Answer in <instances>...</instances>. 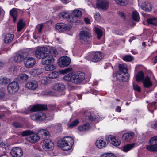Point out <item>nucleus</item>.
Here are the masks:
<instances>
[{
  "mask_svg": "<svg viewBox=\"0 0 157 157\" xmlns=\"http://www.w3.org/2000/svg\"><path fill=\"white\" fill-rule=\"evenodd\" d=\"M85 75L84 73L80 72L73 74L72 82L75 84L81 83L85 79Z\"/></svg>",
  "mask_w": 157,
  "mask_h": 157,
  "instance_id": "nucleus-5",
  "label": "nucleus"
},
{
  "mask_svg": "<svg viewBox=\"0 0 157 157\" xmlns=\"http://www.w3.org/2000/svg\"><path fill=\"white\" fill-rule=\"evenodd\" d=\"M47 109V106L45 105L37 104L33 106L30 109L31 111L35 112L40 110H45Z\"/></svg>",
  "mask_w": 157,
  "mask_h": 157,
  "instance_id": "nucleus-19",
  "label": "nucleus"
},
{
  "mask_svg": "<svg viewBox=\"0 0 157 157\" xmlns=\"http://www.w3.org/2000/svg\"><path fill=\"white\" fill-rule=\"evenodd\" d=\"M55 128L58 132H60L62 131V126L61 124H57L55 126Z\"/></svg>",
  "mask_w": 157,
  "mask_h": 157,
  "instance_id": "nucleus-51",
  "label": "nucleus"
},
{
  "mask_svg": "<svg viewBox=\"0 0 157 157\" xmlns=\"http://www.w3.org/2000/svg\"><path fill=\"white\" fill-rule=\"evenodd\" d=\"M59 59H70V58L66 56H63L59 58Z\"/></svg>",
  "mask_w": 157,
  "mask_h": 157,
  "instance_id": "nucleus-63",
  "label": "nucleus"
},
{
  "mask_svg": "<svg viewBox=\"0 0 157 157\" xmlns=\"http://www.w3.org/2000/svg\"><path fill=\"white\" fill-rule=\"evenodd\" d=\"M121 107L119 106H118L117 107L116 109V111L117 112H120L121 111Z\"/></svg>",
  "mask_w": 157,
  "mask_h": 157,
  "instance_id": "nucleus-61",
  "label": "nucleus"
},
{
  "mask_svg": "<svg viewBox=\"0 0 157 157\" xmlns=\"http://www.w3.org/2000/svg\"><path fill=\"white\" fill-rule=\"evenodd\" d=\"M48 51L47 47L39 48L36 51V56L39 59H54L53 57H56L58 54L57 50L54 47H51L48 52L49 54L47 53Z\"/></svg>",
  "mask_w": 157,
  "mask_h": 157,
  "instance_id": "nucleus-1",
  "label": "nucleus"
},
{
  "mask_svg": "<svg viewBox=\"0 0 157 157\" xmlns=\"http://www.w3.org/2000/svg\"><path fill=\"white\" fill-rule=\"evenodd\" d=\"M10 16L13 18V22L15 23L16 21L18 13L16 9L13 8L10 10Z\"/></svg>",
  "mask_w": 157,
  "mask_h": 157,
  "instance_id": "nucleus-30",
  "label": "nucleus"
},
{
  "mask_svg": "<svg viewBox=\"0 0 157 157\" xmlns=\"http://www.w3.org/2000/svg\"><path fill=\"white\" fill-rule=\"evenodd\" d=\"M128 69L123 65L119 64V71L116 73L117 78L123 82L127 81L129 77V75L127 73Z\"/></svg>",
  "mask_w": 157,
  "mask_h": 157,
  "instance_id": "nucleus-2",
  "label": "nucleus"
},
{
  "mask_svg": "<svg viewBox=\"0 0 157 157\" xmlns=\"http://www.w3.org/2000/svg\"><path fill=\"white\" fill-rule=\"evenodd\" d=\"M100 157H116V156L112 154L104 153L101 155Z\"/></svg>",
  "mask_w": 157,
  "mask_h": 157,
  "instance_id": "nucleus-50",
  "label": "nucleus"
},
{
  "mask_svg": "<svg viewBox=\"0 0 157 157\" xmlns=\"http://www.w3.org/2000/svg\"><path fill=\"white\" fill-rule=\"evenodd\" d=\"M28 53L27 52L19 51L14 54V59H34L32 57H27Z\"/></svg>",
  "mask_w": 157,
  "mask_h": 157,
  "instance_id": "nucleus-9",
  "label": "nucleus"
},
{
  "mask_svg": "<svg viewBox=\"0 0 157 157\" xmlns=\"http://www.w3.org/2000/svg\"><path fill=\"white\" fill-rule=\"evenodd\" d=\"M10 81V79L7 78H0V86L6 85L9 83Z\"/></svg>",
  "mask_w": 157,
  "mask_h": 157,
  "instance_id": "nucleus-35",
  "label": "nucleus"
},
{
  "mask_svg": "<svg viewBox=\"0 0 157 157\" xmlns=\"http://www.w3.org/2000/svg\"><path fill=\"white\" fill-rule=\"evenodd\" d=\"M79 121L78 119H76L73 121L71 123L67 124L68 127L71 128H72L77 126L79 123Z\"/></svg>",
  "mask_w": 157,
  "mask_h": 157,
  "instance_id": "nucleus-39",
  "label": "nucleus"
},
{
  "mask_svg": "<svg viewBox=\"0 0 157 157\" xmlns=\"http://www.w3.org/2000/svg\"><path fill=\"white\" fill-rule=\"evenodd\" d=\"M54 61V59H42L41 63L43 65L47 66L52 64Z\"/></svg>",
  "mask_w": 157,
  "mask_h": 157,
  "instance_id": "nucleus-42",
  "label": "nucleus"
},
{
  "mask_svg": "<svg viewBox=\"0 0 157 157\" xmlns=\"http://www.w3.org/2000/svg\"><path fill=\"white\" fill-rule=\"evenodd\" d=\"M43 70L41 68L33 69L30 71V73L32 75H38L42 73Z\"/></svg>",
  "mask_w": 157,
  "mask_h": 157,
  "instance_id": "nucleus-31",
  "label": "nucleus"
},
{
  "mask_svg": "<svg viewBox=\"0 0 157 157\" xmlns=\"http://www.w3.org/2000/svg\"><path fill=\"white\" fill-rule=\"evenodd\" d=\"M10 153L13 157H21L23 155L21 149L18 147L13 148Z\"/></svg>",
  "mask_w": 157,
  "mask_h": 157,
  "instance_id": "nucleus-13",
  "label": "nucleus"
},
{
  "mask_svg": "<svg viewBox=\"0 0 157 157\" xmlns=\"http://www.w3.org/2000/svg\"><path fill=\"white\" fill-rule=\"evenodd\" d=\"M24 63L27 68H31L35 64V59H24Z\"/></svg>",
  "mask_w": 157,
  "mask_h": 157,
  "instance_id": "nucleus-23",
  "label": "nucleus"
},
{
  "mask_svg": "<svg viewBox=\"0 0 157 157\" xmlns=\"http://www.w3.org/2000/svg\"><path fill=\"white\" fill-rule=\"evenodd\" d=\"M25 25L22 19L20 20L17 23V31L18 32L21 31Z\"/></svg>",
  "mask_w": 157,
  "mask_h": 157,
  "instance_id": "nucleus-36",
  "label": "nucleus"
},
{
  "mask_svg": "<svg viewBox=\"0 0 157 157\" xmlns=\"http://www.w3.org/2000/svg\"><path fill=\"white\" fill-rule=\"evenodd\" d=\"M147 21L149 24L154 26L157 25V19L155 17L148 18Z\"/></svg>",
  "mask_w": 157,
  "mask_h": 157,
  "instance_id": "nucleus-37",
  "label": "nucleus"
},
{
  "mask_svg": "<svg viewBox=\"0 0 157 157\" xmlns=\"http://www.w3.org/2000/svg\"><path fill=\"white\" fill-rule=\"evenodd\" d=\"M122 59H134V58L131 55H126L124 56Z\"/></svg>",
  "mask_w": 157,
  "mask_h": 157,
  "instance_id": "nucleus-58",
  "label": "nucleus"
},
{
  "mask_svg": "<svg viewBox=\"0 0 157 157\" xmlns=\"http://www.w3.org/2000/svg\"><path fill=\"white\" fill-rule=\"evenodd\" d=\"M144 77V75L142 71L138 72L136 77V79L137 82H140L143 81Z\"/></svg>",
  "mask_w": 157,
  "mask_h": 157,
  "instance_id": "nucleus-32",
  "label": "nucleus"
},
{
  "mask_svg": "<svg viewBox=\"0 0 157 157\" xmlns=\"http://www.w3.org/2000/svg\"><path fill=\"white\" fill-rule=\"evenodd\" d=\"M3 40L6 43H9L12 42L14 38V35L13 34L7 33L3 34Z\"/></svg>",
  "mask_w": 157,
  "mask_h": 157,
  "instance_id": "nucleus-17",
  "label": "nucleus"
},
{
  "mask_svg": "<svg viewBox=\"0 0 157 157\" xmlns=\"http://www.w3.org/2000/svg\"><path fill=\"white\" fill-rule=\"evenodd\" d=\"M109 141L113 145L116 146H118L120 144V142L117 139L112 136H109L108 137Z\"/></svg>",
  "mask_w": 157,
  "mask_h": 157,
  "instance_id": "nucleus-24",
  "label": "nucleus"
},
{
  "mask_svg": "<svg viewBox=\"0 0 157 157\" xmlns=\"http://www.w3.org/2000/svg\"><path fill=\"white\" fill-rule=\"evenodd\" d=\"M95 32L97 35L98 39H100L102 35V32L101 29L97 28H95Z\"/></svg>",
  "mask_w": 157,
  "mask_h": 157,
  "instance_id": "nucleus-45",
  "label": "nucleus"
},
{
  "mask_svg": "<svg viewBox=\"0 0 157 157\" xmlns=\"http://www.w3.org/2000/svg\"><path fill=\"white\" fill-rule=\"evenodd\" d=\"M59 17L60 18L66 19L69 22L72 23V21H70L72 20L71 15H70L68 13L65 12H61L59 13Z\"/></svg>",
  "mask_w": 157,
  "mask_h": 157,
  "instance_id": "nucleus-25",
  "label": "nucleus"
},
{
  "mask_svg": "<svg viewBox=\"0 0 157 157\" xmlns=\"http://www.w3.org/2000/svg\"><path fill=\"white\" fill-rule=\"evenodd\" d=\"M18 78L23 81H25L28 79V76L25 74L21 73L18 76Z\"/></svg>",
  "mask_w": 157,
  "mask_h": 157,
  "instance_id": "nucleus-44",
  "label": "nucleus"
},
{
  "mask_svg": "<svg viewBox=\"0 0 157 157\" xmlns=\"http://www.w3.org/2000/svg\"><path fill=\"white\" fill-rule=\"evenodd\" d=\"M43 27V25L42 24H39L36 27V29L38 30L40 33L42 31Z\"/></svg>",
  "mask_w": 157,
  "mask_h": 157,
  "instance_id": "nucleus-53",
  "label": "nucleus"
},
{
  "mask_svg": "<svg viewBox=\"0 0 157 157\" xmlns=\"http://www.w3.org/2000/svg\"><path fill=\"white\" fill-rule=\"evenodd\" d=\"M96 6L97 8L106 10L109 7V2L106 0H99L97 1Z\"/></svg>",
  "mask_w": 157,
  "mask_h": 157,
  "instance_id": "nucleus-7",
  "label": "nucleus"
},
{
  "mask_svg": "<svg viewBox=\"0 0 157 157\" xmlns=\"http://www.w3.org/2000/svg\"><path fill=\"white\" fill-rule=\"evenodd\" d=\"M117 14L118 15L120 16L123 19H125V16L124 14L123 13L119 11L117 12Z\"/></svg>",
  "mask_w": 157,
  "mask_h": 157,
  "instance_id": "nucleus-57",
  "label": "nucleus"
},
{
  "mask_svg": "<svg viewBox=\"0 0 157 157\" xmlns=\"http://www.w3.org/2000/svg\"><path fill=\"white\" fill-rule=\"evenodd\" d=\"M82 15V13L80 10H75L71 14L72 20H71L70 21H72V23L77 22Z\"/></svg>",
  "mask_w": 157,
  "mask_h": 157,
  "instance_id": "nucleus-10",
  "label": "nucleus"
},
{
  "mask_svg": "<svg viewBox=\"0 0 157 157\" xmlns=\"http://www.w3.org/2000/svg\"><path fill=\"white\" fill-rule=\"evenodd\" d=\"M132 16L133 20L136 21H139L140 17L139 14L137 11H135L132 12Z\"/></svg>",
  "mask_w": 157,
  "mask_h": 157,
  "instance_id": "nucleus-41",
  "label": "nucleus"
},
{
  "mask_svg": "<svg viewBox=\"0 0 157 157\" xmlns=\"http://www.w3.org/2000/svg\"><path fill=\"white\" fill-rule=\"evenodd\" d=\"M142 9L147 12L151 11L152 9V6L151 4L149 2H146L144 5H143L142 6Z\"/></svg>",
  "mask_w": 157,
  "mask_h": 157,
  "instance_id": "nucleus-33",
  "label": "nucleus"
},
{
  "mask_svg": "<svg viewBox=\"0 0 157 157\" xmlns=\"http://www.w3.org/2000/svg\"><path fill=\"white\" fill-rule=\"evenodd\" d=\"M61 2L63 3L66 4L68 3L69 1L68 0H60Z\"/></svg>",
  "mask_w": 157,
  "mask_h": 157,
  "instance_id": "nucleus-64",
  "label": "nucleus"
},
{
  "mask_svg": "<svg viewBox=\"0 0 157 157\" xmlns=\"http://www.w3.org/2000/svg\"><path fill=\"white\" fill-rule=\"evenodd\" d=\"M42 147L45 150L49 151L53 149L54 144L51 140L45 139L43 142Z\"/></svg>",
  "mask_w": 157,
  "mask_h": 157,
  "instance_id": "nucleus-8",
  "label": "nucleus"
},
{
  "mask_svg": "<svg viewBox=\"0 0 157 157\" xmlns=\"http://www.w3.org/2000/svg\"><path fill=\"white\" fill-rule=\"evenodd\" d=\"M146 149L149 151L154 152L157 151V146L152 145L150 143V145L147 146Z\"/></svg>",
  "mask_w": 157,
  "mask_h": 157,
  "instance_id": "nucleus-40",
  "label": "nucleus"
},
{
  "mask_svg": "<svg viewBox=\"0 0 157 157\" xmlns=\"http://www.w3.org/2000/svg\"><path fill=\"white\" fill-rule=\"evenodd\" d=\"M84 21L87 24H90V20L88 18H85L84 19Z\"/></svg>",
  "mask_w": 157,
  "mask_h": 157,
  "instance_id": "nucleus-62",
  "label": "nucleus"
},
{
  "mask_svg": "<svg viewBox=\"0 0 157 157\" xmlns=\"http://www.w3.org/2000/svg\"><path fill=\"white\" fill-rule=\"evenodd\" d=\"M40 138L39 136L37 134L33 133L29 138V140L30 142L35 143L39 140Z\"/></svg>",
  "mask_w": 157,
  "mask_h": 157,
  "instance_id": "nucleus-26",
  "label": "nucleus"
},
{
  "mask_svg": "<svg viewBox=\"0 0 157 157\" xmlns=\"http://www.w3.org/2000/svg\"><path fill=\"white\" fill-rule=\"evenodd\" d=\"M33 133V132L32 131L27 130L22 132L21 133V135L23 136H30Z\"/></svg>",
  "mask_w": 157,
  "mask_h": 157,
  "instance_id": "nucleus-48",
  "label": "nucleus"
},
{
  "mask_svg": "<svg viewBox=\"0 0 157 157\" xmlns=\"http://www.w3.org/2000/svg\"><path fill=\"white\" fill-rule=\"evenodd\" d=\"M45 70L48 71H52L56 68V67L53 64H51L47 65L45 67Z\"/></svg>",
  "mask_w": 157,
  "mask_h": 157,
  "instance_id": "nucleus-47",
  "label": "nucleus"
},
{
  "mask_svg": "<svg viewBox=\"0 0 157 157\" xmlns=\"http://www.w3.org/2000/svg\"><path fill=\"white\" fill-rule=\"evenodd\" d=\"M151 128L155 130H157V121L155 123L152 124L151 126Z\"/></svg>",
  "mask_w": 157,
  "mask_h": 157,
  "instance_id": "nucleus-59",
  "label": "nucleus"
},
{
  "mask_svg": "<svg viewBox=\"0 0 157 157\" xmlns=\"http://www.w3.org/2000/svg\"><path fill=\"white\" fill-rule=\"evenodd\" d=\"M134 89L140 92L141 91V88L140 86L137 85L133 84V85Z\"/></svg>",
  "mask_w": 157,
  "mask_h": 157,
  "instance_id": "nucleus-54",
  "label": "nucleus"
},
{
  "mask_svg": "<svg viewBox=\"0 0 157 157\" xmlns=\"http://www.w3.org/2000/svg\"><path fill=\"white\" fill-rule=\"evenodd\" d=\"M56 29L59 32H63L65 31H69L70 29L69 27L66 24L63 23H58L55 26Z\"/></svg>",
  "mask_w": 157,
  "mask_h": 157,
  "instance_id": "nucleus-15",
  "label": "nucleus"
},
{
  "mask_svg": "<svg viewBox=\"0 0 157 157\" xmlns=\"http://www.w3.org/2000/svg\"><path fill=\"white\" fill-rule=\"evenodd\" d=\"M134 133L132 132L124 134L122 136L123 139L126 142L130 141L134 137Z\"/></svg>",
  "mask_w": 157,
  "mask_h": 157,
  "instance_id": "nucleus-21",
  "label": "nucleus"
},
{
  "mask_svg": "<svg viewBox=\"0 0 157 157\" xmlns=\"http://www.w3.org/2000/svg\"><path fill=\"white\" fill-rule=\"evenodd\" d=\"M143 86L145 88H149L152 85V83L148 76H146L143 81Z\"/></svg>",
  "mask_w": 157,
  "mask_h": 157,
  "instance_id": "nucleus-22",
  "label": "nucleus"
},
{
  "mask_svg": "<svg viewBox=\"0 0 157 157\" xmlns=\"http://www.w3.org/2000/svg\"><path fill=\"white\" fill-rule=\"evenodd\" d=\"M116 2L118 4L122 6H124L128 3V0H115Z\"/></svg>",
  "mask_w": 157,
  "mask_h": 157,
  "instance_id": "nucleus-43",
  "label": "nucleus"
},
{
  "mask_svg": "<svg viewBox=\"0 0 157 157\" xmlns=\"http://www.w3.org/2000/svg\"><path fill=\"white\" fill-rule=\"evenodd\" d=\"M88 56L89 58L91 59H102L104 54L100 52H90Z\"/></svg>",
  "mask_w": 157,
  "mask_h": 157,
  "instance_id": "nucleus-18",
  "label": "nucleus"
},
{
  "mask_svg": "<svg viewBox=\"0 0 157 157\" xmlns=\"http://www.w3.org/2000/svg\"><path fill=\"white\" fill-rule=\"evenodd\" d=\"M100 17V14L98 13H96L94 15V17L96 19H98Z\"/></svg>",
  "mask_w": 157,
  "mask_h": 157,
  "instance_id": "nucleus-60",
  "label": "nucleus"
},
{
  "mask_svg": "<svg viewBox=\"0 0 157 157\" xmlns=\"http://www.w3.org/2000/svg\"><path fill=\"white\" fill-rule=\"evenodd\" d=\"M149 142L151 144L157 146V136L153 137L151 138Z\"/></svg>",
  "mask_w": 157,
  "mask_h": 157,
  "instance_id": "nucleus-46",
  "label": "nucleus"
},
{
  "mask_svg": "<svg viewBox=\"0 0 157 157\" xmlns=\"http://www.w3.org/2000/svg\"><path fill=\"white\" fill-rule=\"evenodd\" d=\"M13 125L16 128H20L23 127V125L21 123L15 122L13 124Z\"/></svg>",
  "mask_w": 157,
  "mask_h": 157,
  "instance_id": "nucleus-52",
  "label": "nucleus"
},
{
  "mask_svg": "<svg viewBox=\"0 0 157 157\" xmlns=\"http://www.w3.org/2000/svg\"><path fill=\"white\" fill-rule=\"evenodd\" d=\"M38 134L39 137H41L43 139H45V138L49 134V132L45 129L40 130L38 131Z\"/></svg>",
  "mask_w": 157,
  "mask_h": 157,
  "instance_id": "nucleus-29",
  "label": "nucleus"
},
{
  "mask_svg": "<svg viewBox=\"0 0 157 157\" xmlns=\"http://www.w3.org/2000/svg\"><path fill=\"white\" fill-rule=\"evenodd\" d=\"M91 37V33L87 30L82 31L79 34L80 40L83 44L89 43L90 39Z\"/></svg>",
  "mask_w": 157,
  "mask_h": 157,
  "instance_id": "nucleus-4",
  "label": "nucleus"
},
{
  "mask_svg": "<svg viewBox=\"0 0 157 157\" xmlns=\"http://www.w3.org/2000/svg\"><path fill=\"white\" fill-rule=\"evenodd\" d=\"M25 86L30 90H34L37 88L38 85L37 81L33 80L27 82L25 84Z\"/></svg>",
  "mask_w": 157,
  "mask_h": 157,
  "instance_id": "nucleus-16",
  "label": "nucleus"
},
{
  "mask_svg": "<svg viewBox=\"0 0 157 157\" xmlns=\"http://www.w3.org/2000/svg\"><path fill=\"white\" fill-rule=\"evenodd\" d=\"M87 117L89 122L97 123L98 122L100 116L98 114L93 112H89L87 115Z\"/></svg>",
  "mask_w": 157,
  "mask_h": 157,
  "instance_id": "nucleus-11",
  "label": "nucleus"
},
{
  "mask_svg": "<svg viewBox=\"0 0 157 157\" xmlns=\"http://www.w3.org/2000/svg\"><path fill=\"white\" fill-rule=\"evenodd\" d=\"M30 117L32 119L36 121H44L46 122L48 120V117L45 114L42 112L33 113L30 116Z\"/></svg>",
  "mask_w": 157,
  "mask_h": 157,
  "instance_id": "nucleus-6",
  "label": "nucleus"
},
{
  "mask_svg": "<svg viewBox=\"0 0 157 157\" xmlns=\"http://www.w3.org/2000/svg\"><path fill=\"white\" fill-rule=\"evenodd\" d=\"M5 96V93L3 91L0 90V99H2Z\"/></svg>",
  "mask_w": 157,
  "mask_h": 157,
  "instance_id": "nucleus-56",
  "label": "nucleus"
},
{
  "mask_svg": "<svg viewBox=\"0 0 157 157\" xmlns=\"http://www.w3.org/2000/svg\"><path fill=\"white\" fill-rule=\"evenodd\" d=\"M97 147L101 149L105 147L106 145V142L103 140H97L96 142Z\"/></svg>",
  "mask_w": 157,
  "mask_h": 157,
  "instance_id": "nucleus-27",
  "label": "nucleus"
},
{
  "mask_svg": "<svg viewBox=\"0 0 157 157\" xmlns=\"http://www.w3.org/2000/svg\"><path fill=\"white\" fill-rule=\"evenodd\" d=\"M19 88V84L16 81H14L10 83L8 85L7 90L10 93L17 91Z\"/></svg>",
  "mask_w": 157,
  "mask_h": 157,
  "instance_id": "nucleus-12",
  "label": "nucleus"
},
{
  "mask_svg": "<svg viewBox=\"0 0 157 157\" xmlns=\"http://www.w3.org/2000/svg\"><path fill=\"white\" fill-rule=\"evenodd\" d=\"M135 144V143H132L126 145L122 147V150L124 152H127L133 148Z\"/></svg>",
  "mask_w": 157,
  "mask_h": 157,
  "instance_id": "nucleus-34",
  "label": "nucleus"
},
{
  "mask_svg": "<svg viewBox=\"0 0 157 157\" xmlns=\"http://www.w3.org/2000/svg\"><path fill=\"white\" fill-rule=\"evenodd\" d=\"M91 128L90 125L89 124H85L79 126L78 127V130L80 132H83L89 130Z\"/></svg>",
  "mask_w": 157,
  "mask_h": 157,
  "instance_id": "nucleus-28",
  "label": "nucleus"
},
{
  "mask_svg": "<svg viewBox=\"0 0 157 157\" xmlns=\"http://www.w3.org/2000/svg\"><path fill=\"white\" fill-rule=\"evenodd\" d=\"M73 73L71 72L66 75L63 77V79L67 81H70L72 82Z\"/></svg>",
  "mask_w": 157,
  "mask_h": 157,
  "instance_id": "nucleus-38",
  "label": "nucleus"
},
{
  "mask_svg": "<svg viewBox=\"0 0 157 157\" xmlns=\"http://www.w3.org/2000/svg\"><path fill=\"white\" fill-rule=\"evenodd\" d=\"M71 68H67L61 71V72L63 74H65L71 71Z\"/></svg>",
  "mask_w": 157,
  "mask_h": 157,
  "instance_id": "nucleus-55",
  "label": "nucleus"
},
{
  "mask_svg": "<svg viewBox=\"0 0 157 157\" xmlns=\"http://www.w3.org/2000/svg\"><path fill=\"white\" fill-rule=\"evenodd\" d=\"M57 63L59 67H64L69 65L71 63V59H58Z\"/></svg>",
  "mask_w": 157,
  "mask_h": 157,
  "instance_id": "nucleus-20",
  "label": "nucleus"
},
{
  "mask_svg": "<svg viewBox=\"0 0 157 157\" xmlns=\"http://www.w3.org/2000/svg\"><path fill=\"white\" fill-rule=\"evenodd\" d=\"M74 143L72 138L69 136L65 137L59 143L60 147L63 150L68 151L71 148Z\"/></svg>",
  "mask_w": 157,
  "mask_h": 157,
  "instance_id": "nucleus-3",
  "label": "nucleus"
},
{
  "mask_svg": "<svg viewBox=\"0 0 157 157\" xmlns=\"http://www.w3.org/2000/svg\"><path fill=\"white\" fill-rule=\"evenodd\" d=\"M59 75V73L56 71L53 72L52 73V76H50V75L48 77L49 78H57Z\"/></svg>",
  "mask_w": 157,
  "mask_h": 157,
  "instance_id": "nucleus-49",
  "label": "nucleus"
},
{
  "mask_svg": "<svg viewBox=\"0 0 157 157\" xmlns=\"http://www.w3.org/2000/svg\"><path fill=\"white\" fill-rule=\"evenodd\" d=\"M53 89L55 90L58 91L59 93L61 92V95H64L65 94L64 90L65 86L63 83H59L55 84L53 86Z\"/></svg>",
  "mask_w": 157,
  "mask_h": 157,
  "instance_id": "nucleus-14",
  "label": "nucleus"
}]
</instances>
